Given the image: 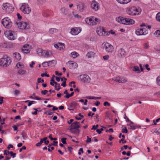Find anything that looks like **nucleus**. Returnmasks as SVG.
I'll use <instances>...</instances> for the list:
<instances>
[{
  "label": "nucleus",
  "instance_id": "nucleus-29",
  "mask_svg": "<svg viewBox=\"0 0 160 160\" xmlns=\"http://www.w3.org/2000/svg\"><path fill=\"white\" fill-rule=\"evenodd\" d=\"M127 81L126 79L123 77H120V83H124Z\"/></svg>",
  "mask_w": 160,
  "mask_h": 160
},
{
  "label": "nucleus",
  "instance_id": "nucleus-13",
  "mask_svg": "<svg viewBox=\"0 0 160 160\" xmlns=\"http://www.w3.org/2000/svg\"><path fill=\"white\" fill-rule=\"evenodd\" d=\"M117 54L118 57L119 58H123L126 55V52L125 50L122 48H118L117 51Z\"/></svg>",
  "mask_w": 160,
  "mask_h": 160
},
{
  "label": "nucleus",
  "instance_id": "nucleus-23",
  "mask_svg": "<svg viewBox=\"0 0 160 160\" xmlns=\"http://www.w3.org/2000/svg\"><path fill=\"white\" fill-rule=\"evenodd\" d=\"M95 54V53L94 52L91 51L88 52L87 53L86 56L88 58H91L93 57Z\"/></svg>",
  "mask_w": 160,
  "mask_h": 160
},
{
  "label": "nucleus",
  "instance_id": "nucleus-15",
  "mask_svg": "<svg viewBox=\"0 0 160 160\" xmlns=\"http://www.w3.org/2000/svg\"><path fill=\"white\" fill-rule=\"evenodd\" d=\"M80 123L77 121L74 122L71 124L70 126L71 129H78L80 127Z\"/></svg>",
  "mask_w": 160,
  "mask_h": 160
},
{
  "label": "nucleus",
  "instance_id": "nucleus-37",
  "mask_svg": "<svg viewBox=\"0 0 160 160\" xmlns=\"http://www.w3.org/2000/svg\"><path fill=\"white\" fill-rule=\"evenodd\" d=\"M46 56L45 57H51L52 55V52H49L47 51V53H46Z\"/></svg>",
  "mask_w": 160,
  "mask_h": 160
},
{
  "label": "nucleus",
  "instance_id": "nucleus-1",
  "mask_svg": "<svg viewBox=\"0 0 160 160\" xmlns=\"http://www.w3.org/2000/svg\"><path fill=\"white\" fill-rule=\"evenodd\" d=\"M116 21L118 23L123 24L132 25L134 23L135 21L132 19L118 17L116 18Z\"/></svg>",
  "mask_w": 160,
  "mask_h": 160
},
{
  "label": "nucleus",
  "instance_id": "nucleus-34",
  "mask_svg": "<svg viewBox=\"0 0 160 160\" xmlns=\"http://www.w3.org/2000/svg\"><path fill=\"white\" fill-rule=\"evenodd\" d=\"M77 103L75 102H72L70 105V107L72 108H75L77 106Z\"/></svg>",
  "mask_w": 160,
  "mask_h": 160
},
{
  "label": "nucleus",
  "instance_id": "nucleus-19",
  "mask_svg": "<svg viewBox=\"0 0 160 160\" xmlns=\"http://www.w3.org/2000/svg\"><path fill=\"white\" fill-rule=\"evenodd\" d=\"M80 32V30L78 28H75L71 29V33L73 35L78 34Z\"/></svg>",
  "mask_w": 160,
  "mask_h": 160
},
{
  "label": "nucleus",
  "instance_id": "nucleus-11",
  "mask_svg": "<svg viewBox=\"0 0 160 160\" xmlns=\"http://www.w3.org/2000/svg\"><path fill=\"white\" fill-rule=\"evenodd\" d=\"M15 32L12 31L10 30L7 31L5 32V35H7V37L8 39L10 40H13L14 39V36Z\"/></svg>",
  "mask_w": 160,
  "mask_h": 160
},
{
  "label": "nucleus",
  "instance_id": "nucleus-49",
  "mask_svg": "<svg viewBox=\"0 0 160 160\" xmlns=\"http://www.w3.org/2000/svg\"><path fill=\"white\" fill-rule=\"evenodd\" d=\"M122 132L123 133H127L128 132V130L127 128L126 127H125V128L124 129H122Z\"/></svg>",
  "mask_w": 160,
  "mask_h": 160
},
{
  "label": "nucleus",
  "instance_id": "nucleus-33",
  "mask_svg": "<svg viewBox=\"0 0 160 160\" xmlns=\"http://www.w3.org/2000/svg\"><path fill=\"white\" fill-rule=\"evenodd\" d=\"M133 70L134 71L137 72L138 73H140V72L139 67L138 66H134L133 67Z\"/></svg>",
  "mask_w": 160,
  "mask_h": 160
},
{
  "label": "nucleus",
  "instance_id": "nucleus-10",
  "mask_svg": "<svg viewBox=\"0 0 160 160\" xmlns=\"http://www.w3.org/2000/svg\"><path fill=\"white\" fill-rule=\"evenodd\" d=\"M81 81L85 83H88L90 82L91 79L87 75L84 74L80 76Z\"/></svg>",
  "mask_w": 160,
  "mask_h": 160
},
{
  "label": "nucleus",
  "instance_id": "nucleus-61",
  "mask_svg": "<svg viewBox=\"0 0 160 160\" xmlns=\"http://www.w3.org/2000/svg\"><path fill=\"white\" fill-rule=\"evenodd\" d=\"M26 148V147L25 146H23L22 148L19 149V152H21L23 149L25 150Z\"/></svg>",
  "mask_w": 160,
  "mask_h": 160
},
{
  "label": "nucleus",
  "instance_id": "nucleus-47",
  "mask_svg": "<svg viewBox=\"0 0 160 160\" xmlns=\"http://www.w3.org/2000/svg\"><path fill=\"white\" fill-rule=\"evenodd\" d=\"M154 34L157 35L158 37H160V30H157L155 32Z\"/></svg>",
  "mask_w": 160,
  "mask_h": 160
},
{
  "label": "nucleus",
  "instance_id": "nucleus-38",
  "mask_svg": "<svg viewBox=\"0 0 160 160\" xmlns=\"http://www.w3.org/2000/svg\"><path fill=\"white\" fill-rule=\"evenodd\" d=\"M120 77H114L112 78V80L114 81L117 82L119 83H120Z\"/></svg>",
  "mask_w": 160,
  "mask_h": 160
},
{
  "label": "nucleus",
  "instance_id": "nucleus-54",
  "mask_svg": "<svg viewBox=\"0 0 160 160\" xmlns=\"http://www.w3.org/2000/svg\"><path fill=\"white\" fill-rule=\"evenodd\" d=\"M49 138L51 140H57V138H52V134H50L49 136Z\"/></svg>",
  "mask_w": 160,
  "mask_h": 160
},
{
  "label": "nucleus",
  "instance_id": "nucleus-14",
  "mask_svg": "<svg viewBox=\"0 0 160 160\" xmlns=\"http://www.w3.org/2000/svg\"><path fill=\"white\" fill-rule=\"evenodd\" d=\"M22 50L24 53L26 54L29 53L30 51L29 45L28 44L25 45L22 47Z\"/></svg>",
  "mask_w": 160,
  "mask_h": 160
},
{
  "label": "nucleus",
  "instance_id": "nucleus-17",
  "mask_svg": "<svg viewBox=\"0 0 160 160\" xmlns=\"http://www.w3.org/2000/svg\"><path fill=\"white\" fill-rule=\"evenodd\" d=\"M85 8V5L82 2H79L77 6V8L80 12H82L84 11Z\"/></svg>",
  "mask_w": 160,
  "mask_h": 160
},
{
  "label": "nucleus",
  "instance_id": "nucleus-57",
  "mask_svg": "<svg viewBox=\"0 0 160 160\" xmlns=\"http://www.w3.org/2000/svg\"><path fill=\"white\" fill-rule=\"evenodd\" d=\"M83 148H80L79 149V151L78 152V154L79 155H80L81 154V153H83Z\"/></svg>",
  "mask_w": 160,
  "mask_h": 160
},
{
  "label": "nucleus",
  "instance_id": "nucleus-6",
  "mask_svg": "<svg viewBox=\"0 0 160 160\" xmlns=\"http://www.w3.org/2000/svg\"><path fill=\"white\" fill-rule=\"evenodd\" d=\"M2 23L4 27L7 28H10L12 25L11 20L8 17H6L2 19Z\"/></svg>",
  "mask_w": 160,
  "mask_h": 160
},
{
  "label": "nucleus",
  "instance_id": "nucleus-45",
  "mask_svg": "<svg viewBox=\"0 0 160 160\" xmlns=\"http://www.w3.org/2000/svg\"><path fill=\"white\" fill-rule=\"evenodd\" d=\"M42 64L43 67H47L49 66L48 62H43Z\"/></svg>",
  "mask_w": 160,
  "mask_h": 160
},
{
  "label": "nucleus",
  "instance_id": "nucleus-58",
  "mask_svg": "<svg viewBox=\"0 0 160 160\" xmlns=\"http://www.w3.org/2000/svg\"><path fill=\"white\" fill-rule=\"evenodd\" d=\"M103 58L104 60H107L109 58V56L108 55L104 56Z\"/></svg>",
  "mask_w": 160,
  "mask_h": 160
},
{
  "label": "nucleus",
  "instance_id": "nucleus-53",
  "mask_svg": "<svg viewBox=\"0 0 160 160\" xmlns=\"http://www.w3.org/2000/svg\"><path fill=\"white\" fill-rule=\"evenodd\" d=\"M103 105L104 106H109L110 105V104L108 102H105L103 103Z\"/></svg>",
  "mask_w": 160,
  "mask_h": 160
},
{
  "label": "nucleus",
  "instance_id": "nucleus-18",
  "mask_svg": "<svg viewBox=\"0 0 160 160\" xmlns=\"http://www.w3.org/2000/svg\"><path fill=\"white\" fill-rule=\"evenodd\" d=\"M64 45V44L59 43L54 44V46L56 48L61 50V49L64 48L65 46Z\"/></svg>",
  "mask_w": 160,
  "mask_h": 160
},
{
  "label": "nucleus",
  "instance_id": "nucleus-42",
  "mask_svg": "<svg viewBox=\"0 0 160 160\" xmlns=\"http://www.w3.org/2000/svg\"><path fill=\"white\" fill-rule=\"evenodd\" d=\"M22 137L24 139H26V133L24 131L22 132L21 134Z\"/></svg>",
  "mask_w": 160,
  "mask_h": 160
},
{
  "label": "nucleus",
  "instance_id": "nucleus-48",
  "mask_svg": "<svg viewBox=\"0 0 160 160\" xmlns=\"http://www.w3.org/2000/svg\"><path fill=\"white\" fill-rule=\"evenodd\" d=\"M44 82V80L43 79H42L41 78H38L37 80L38 83H40L41 82Z\"/></svg>",
  "mask_w": 160,
  "mask_h": 160
},
{
  "label": "nucleus",
  "instance_id": "nucleus-12",
  "mask_svg": "<svg viewBox=\"0 0 160 160\" xmlns=\"http://www.w3.org/2000/svg\"><path fill=\"white\" fill-rule=\"evenodd\" d=\"M135 32L138 35H145L147 34V30L146 28L138 29Z\"/></svg>",
  "mask_w": 160,
  "mask_h": 160
},
{
  "label": "nucleus",
  "instance_id": "nucleus-9",
  "mask_svg": "<svg viewBox=\"0 0 160 160\" xmlns=\"http://www.w3.org/2000/svg\"><path fill=\"white\" fill-rule=\"evenodd\" d=\"M2 6L3 10H5L7 13H10L14 10V8L9 3L3 4Z\"/></svg>",
  "mask_w": 160,
  "mask_h": 160
},
{
  "label": "nucleus",
  "instance_id": "nucleus-44",
  "mask_svg": "<svg viewBox=\"0 0 160 160\" xmlns=\"http://www.w3.org/2000/svg\"><path fill=\"white\" fill-rule=\"evenodd\" d=\"M42 140V139H40V140L39 142L37 143L36 144V146L37 147H40L41 144L43 142Z\"/></svg>",
  "mask_w": 160,
  "mask_h": 160
},
{
  "label": "nucleus",
  "instance_id": "nucleus-36",
  "mask_svg": "<svg viewBox=\"0 0 160 160\" xmlns=\"http://www.w3.org/2000/svg\"><path fill=\"white\" fill-rule=\"evenodd\" d=\"M26 72V71L24 70H20L18 72V73L20 75H23L25 74Z\"/></svg>",
  "mask_w": 160,
  "mask_h": 160
},
{
  "label": "nucleus",
  "instance_id": "nucleus-27",
  "mask_svg": "<svg viewBox=\"0 0 160 160\" xmlns=\"http://www.w3.org/2000/svg\"><path fill=\"white\" fill-rule=\"evenodd\" d=\"M61 11L62 13L65 15H67V10L65 8H62L61 9Z\"/></svg>",
  "mask_w": 160,
  "mask_h": 160
},
{
  "label": "nucleus",
  "instance_id": "nucleus-31",
  "mask_svg": "<svg viewBox=\"0 0 160 160\" xmlns=\"http://www.w3.org/2000/svg\"><path fill=\"white\" fill-rule=\"evenodd\" d=\"M43 50L41 48H38L36 50L37 54L40 55H42Z\"/></svg>",
  "mask_w": 160,
  "mask_h": 160
},
{
  "label": "nucleus",
  "instance_id": "nucleus-51",
  "mask_svg": "<svg viewBox=\"0 0 160 160\" xmlns=\"http://www.w3.org/2000/svg\"><path fill=\"white\" fill-rule=\"evenodd\" d=\"M66 139L67 138H63L61 139V141L63 144H65L66 143Z\"/></svg>",
  "mask_w": 160,
  "mask_h": 160
},
{
  "label": "nucleus",
  "instance_id": "nucleus-5",
  "mask_svg": "<svg viewBox=\"0 0 160 160\" xmlns=\"http://www.w3.org/2000/svg\"><path fill=\"white\" fill-rule=\"evenodd\" d=\"M15 23L20 29H28L29 27V25L28 23L22 21L19 22V20H18L15 22Z\"/></svg>",
  "mask_w": 160,
  "mask_h": 160
},
{
  "label": "nucleus",
  "instance_id": "nucleus-52",
  "mask_svg": "<svg viewBox=\"0 0 160 160\" xmlns=\"http://www.w3.org/2000/svg\"><path fill=\"white\" fill-rule=\"evenodd\" d=\"M87 140L86 141V142L87 143H89L91 141V138H90L88 136H87Z\"/></svg>",
  "mask_w": 160,
  "mask_h": 160
},
{
  "label": "nucleus",
  "instance_id": "nucleus-21",
  "mask_svg": "<svg viewBox=\"0 0 160 160\" xmlns=\"http://www.w3.org/2000/svg\"><path fill=\"white\" fill-rule=\"evenodd\" d=\"M117 2L122 4H125L129 3L131 0H116Z\"/></svg>",
  "mask_w": 160,
  "mask_h": 160
},
{
  "label": "nucleus",
  "instance_id": "nucleus-32",
  "mask_svg": "<svg viewBox=\"0 0 160 160\" xmlns=\"http://www.w3.org/2000/svg\"><path fill=\"white\" fill-rule=\"evenodd\" d=\"M128 125L129 126V127L128 128L129 129H131L132 130L135 129L137 127V125Z\"/></svg>",
  "mask_w": 160,
  "mask_h": 160
},
{
  "label": "nucleus",
  "instance_id": "nucleus-30",
  "mask_svg": "<svg viewBox=\"0 0 160 160\" xmlns=\"http://www.w3.org/2000/svg\"><path fill=\"white\" fill-rule=\"evenodd\" d=\"M71 130L72 132L75 134H77L79 133L80 132V130L79 129H73Z\"/></svg>",
  "mask_w": 160,
  "mask_h": 160
},
{
  "label": "nucleus",
  "instance_id": "nucleus-56",
  "mask_svg": "<svg viewBox=\"0 0 160 160\" xmlns=\"http://www.w3.org/2000/svg\"><path fill=\"white\" fill-rule=\"evenodd\" d=\"M20 93V92L18 90H15L14 91V94L16 95H18Z\"/></svg>",
  "mask_w": 160,
  "mask_h": 160
},
{
  "label": "nucleus",
  "instance_id": "nucleus-8",
  "mask_svg": "<svg viewBox=\"0 0 160 160\" xmlns=\"http://www.w3.org/2000/svg\"><path fill=\"white\" fill-rule=\"evenodd\" d=\"M103 48L106 51L108 52H112L114 50V48L112 45L107 42H104L103 44Z\"/></svg>",
  "mask_w": 160,
  "mask_h": 160
},
{
  "label": "nucleus",
  "instance_id": "nucleus-35",
  "mask_svg": "<svg viewBox=\"0 0 160 160\" xmlns=\"http://www.w3.org/2000/svg\"><path fill=\"white\" fill-rule=\"evenodd\" d=\"M58 142L57 141H54L53 142V143H52L51 144H50L48 146V147L50 148L52 145H54V146H57V143Z\"/></svg>",
  "mask_w": 160,
  "mask_h": 160
},
{
  "label": "nucleus",
  "instance_id": "nucleus-55",
  "mask_svg": "<svg viewBox=\"0 0 160 160\" xmlns=\"http://www.w3.org/2000/svg\"><path fill=\"white\" fill-rule=\"evenodd\" d=\"M45 76H46L47 77H49V75L48 74H47L46 73H42L41 74V77H43Z\"/></svg>",
  "mask_w": 160,
  "mask_h": 160
},
{
  "label": "nucleus",
  "instance_id": "nucleus-39",
  "mask_svg": "<svg viewBox=\"0 0 160 160\" xmlns=\"http://www.w3.org/2000/svg\"><path fill=\"white\" fill-rule=\"evenodd\" d=\"M156 18L157 21L160 22V12L156 14Z\"/></svg>",
  "mask_w": 160,
  "mask_h": 160
},
{
  "label": "nucleus",
  "instance_id": "nucleus-2",
  "mask_svg": "<svg viewBox=\"0 0 160 160\" xmlns=\"http://www.w3.org/2000/svg\"><path fill=\"white\" fill-rule=\"evenodd\" d=\"M12 61L10 58L8 56L4 55L0 59V66L3 67H6L11 64Z\"/></svg>",
  "mask_w": 160,
  "mask_h": 160
},
{
  "label": "nucleus",
  "instance_id": "nucleus-25",
  "mask_svg": "<svg viewBox=\"0 0 160 160\" xmlns=\"http://www.w3.org/2000/svg\"><path fill=\"white\" fill-rule=\"evenodd\" d=\"M58 32V29L56 28H51L49 30V33L50 34H53L54 33H56Z\"/></svg>",
  "mask_w": 160,
  "mask_h": 160
},
{
  "label": "nucleus",
  "instance_id": "nucleus-40",
  "mask_svg": "<svg viewBox=\"0 0 160 160\" xmlns=\"http://www.w3.org/2000/svg\"><path fill=\"white\" fill-rule=\"evenodd\" d=\"M63 78L64 80V81L62 83L61 85L63 87H65L66 86V81L67 80V79L64 77H63Z\"/></svg>",
  "mask_w": 160,
  "mask_h": 160
},
{
  "label": "nucleus",
  "instance_id": "nucleus-64",
  "mask_svg": "<svg viewBox=\"0 0 160 160\" xmlns=\"http://www.w3.org/2000/svg\"><path fill=\"white\" fill-rule=\"evenodd\" d=\"M86 98L88 99H95V97H94L87 96L86 97Z\"/></svg>",
  "mask_w": 160,
  "mask_h": 160
},
{
  "label": "nucleus",
  "instance_id": "nucleus-26",
  "mask_svg": "<svg viewBox=\"0 0 160 160\" xmlns=\"http://www.w3.org/2000/svg\"><path fill=\"white\" fill-rule=\"evenodd\" d=\"M15 54V57L18 60H19L21 59V56L20 54L18 52H15L14 53Z\"/></svg>",
  "mask_w": 160,
  "mask_h": 160
},
{
  "label": "nucleus",
  "instance_id": "nucleus-22",
  "mask_svg": "<svg viewBox=\"0 0 160 160\" xmlns=\"http://www.w3.org/2000/svg\"><path fill=\"white\" fill-rule=\"evenodd\" d=\"M79 56V54L78 53L75 52H72L70 55V56L73 58H75Z\"/></svg>",
  "mask_w": 160,
  "mask_h": 160
},
{
  "label": "nucleus",
  "instance_id": "nucleus-62",
  "mask_svg": "<svg viewBox=\"0 0 160 160\" xmlns=\"http://www.w3.org/2000/svg\"><path fill=\"white\" fill-rule=\"evenodd\" d=\"M121 142H122L123 143H126L127 142V141L126 140H124V139L123 138L119 140V142L120 143Z\"/></svg>",
  "mask_w": 160,
  "mask_h": 160
},
{
  "label": "nucleus",
  "instance_id": "nucleus-20",
  "mask_svg": "<svg viewBox=\"0 0 160 160\" xmlns=\"http://www.w3.org/2000/svg\"><path fill=\"white\" fill-rule=\"evenodd\" d=\"M92 8L94 9L95 10H98V4L96 2H93L91 4Z\"/></svg>",
  "mask_w": 160,
  "mask_h": 160
},
{
  "label": "nucleus",
  "instance_id": "nucleus-24",
  "mask_svg": "<svg viewBox=\"0 0 160 160\" xmlns=\"http://www.w3.org/2000/svg\"><path fill=\"white\" fill-rule=\"evenodd\" d=\"M68 63L71 65H75V67H73L72 66V68H70L71 69L75 68L76 67H78L77 64L75 62H72V61H69L68 62Z\"/></svg>",
  "mask_w": 160,
  "mask_h": 160
},
{
  "label": "nucleus",
  "instance_id": "nucleus-63",
  "mask_svg": "<svg viewBox=\"0 0 160 160\" xmlns=\"http://www.w3.org/2000/svg\"><path fill=\"white\" fill-rule=\"evenodd\" d=\"M144 67L146 68L148 71H149L150 70V68H149V65L148 64H147L145 65L144 66Z\"/></svg>",
  "mask_w": 160,
  "mask_h": 160
},
{
  "label": "nucleus",
  "instance_id": "nucleus-43",
  "mask_svg": "<svg viewBox=\"0 0 160 160\" xmlns=\"http://www.w3.org/2000/svg\"><path fill=\"white\" fill-rule=\"evenodd\" d=\"M23 66V64L21 62H18L16 65V67L18 68Z\"/></svg>",
  "mask_w": 160,
  "mask_h": 160
},
{
  "label": "nucleus",
  "instance_id": "nucleus-16",
  "mask_svg": "<svg viewBox=\"0 0 160 160\" xmlns=\"http://www.w3.org/2000/svg\"><path fill=\"white\" fill-rule=\"evenodd\" d=\"M97 33L100 36H105L108 35L106 32L103 29L100 28L97 31Z\"/></svg>",
  "mask_w": 160,
  "mask_h": 160
},
{
  "label": "nucleus",
  "instance_id": "nucleus-50",
  "mask_svg": "<svg viewBox=\"0 0 160 160\" xmlns=\"http://www.w3.org/2000/svg\"><path fill=\"white\" fill-rule=\"evenodd\" d=\"M48 92L47 90H42L41 91V93L42 95H46Z\"/></svg>",
  "mask_w": 160,
  "mask_h": 160
},
{
  "label": "nucleus",
  "instance_id": "nucleus-4",
  "mask_svg": "<svg viewBox=\"0 0 160 160\" xmlns=\"http://www.w3.org/2000/svg\"><path fill=\"white\" fill-rule=\"evenodd\" d=\"M127 12L129 15L133 16L139 14L141 11L139 8H137L135 7H132L127 9Z\"/></svg>",
  "mask_w": 160,
  "mask_h": 160
},
{
  "label": "nucleus",
  "instance_id": "nucleus-60",
  "mask_svg": "<svg viewBox=\"0 0 160 160\" xmlns=\"http://www.w3.org/2000/svg\"><path fill=\"white\" fill-rule=\"evenodd\" d=\"M47 53V51L43 50L42 55L45 57L46 56V53Z\"/></svg>",
  "mask_w": 160,
  "mask_h": 160
},
{
  "label": "nucleus",
  "instance_id": "nucleus-59",
  "mask_svg": "<svg viewBox=\"0 0 160 160\" xmlns=\"http://www.w3.org/2000/svg\"><path fill=\"white\" fill-rule=\"evenodd\" d=\"M17 15L18 17V18L20 20L22 19V17L19 13H17Z\"/></svg>",
  "mask_w": 160,
  "mask_h": 160
},
{
  "label": "nucleus",
  "instance_id": "nucleus-28",
  "mask_svg": "<svg viewBox=\"0 0 160 160\" xmlns=\"http://www.w3.org/2000/svg\"><path fill=\"white\" fill-rule=\"evenodd\" d=\"M37 3L38 4L41 5L45 3L46 0H37Z\"/></svg>",
  "mask_w": 160,
  "mask_h": 160
},
{
  "label": "nucleus",
  "instance_id": "nucleus-3",
  "mask_svg": "<svg viewBox=\"0 0 160 160\" xmlns=\"http://www.w3.org/2000/svg\"><path fill=\"white\" fill-rule=\"evenodd\" d=\"M85 21L87 24L92 26L98 24L101 22L99 19L95 18L94 17L87 18L85 19Z\"/></svg>",
  "mask_w": 160,
  "mask_h": 160
},
{
  "label": "nucleus",
  "instance_id": "nucleus-41",
  "mask_svg": "<svg viewBox=\"0 0 160 160\" xmlns=\"http://www.w3.org/2000/svg\"><path fill=\"white\" fill-rule=\"evenodd\" d=\"M8 153H10L11 155V156H12V158H14L15 157L16 154L15 153H13V152L11 151L9 152V151H8Z\"/></svg>",
  "mask_w": 160,
  "mask_h": 160
},
{
  "label": "nucleus",
  "instance_id": "nucleus-7",
  "mask_svg": "<svg viewBox=\"0 0 160 160\" xmlns=\"http://www.w3.org/2000/svg\"><path fill=\"white\" fill-rule=\"evenodd\" d=\"M20 9L25 14H28L31 12V8L29 7L28 4L27 3H22L20 8Z\"/></svg>",
  "mask_w": 160,
  "mask_h": 160
},
{
  "label": "nucleus",
  "instance_id": "nucleus-46",
  "mask_svg": "<svg viewBox=\"0 0 160 160\" xmlns=\"http://www.w3.org/2000/svg\"><path fill=\"white\" fill-rule=\"evenodd\" d=\"M157 84L160 86V76H159L157 78Z\"/></svg>",
  "mask_w": 160,
  "mask_h": 160
}]
</instances>
